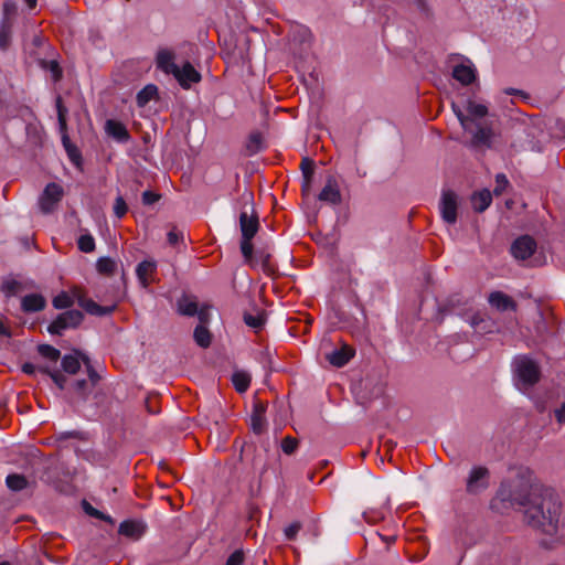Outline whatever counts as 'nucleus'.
I'll use <instances>...</instances> for the list:
<instances>
[{"instance_id":"nucleus-31","label":"nucleus","mask_w":565,"mask_h":565,"mask_svg":"<svg viewBox=\"0 0 565 565\" xmlns=\"http://www.w3.org/2000/svg\"><path fill=\"white\" fill-rule=\"evenodd\" d=\"M244 321L248 327L257 331L265 324V316L263 312H257L256 315L246 312L244 315Z\"/></svg>"},{"instance_id":"nucleus-12","label":"nucleus","mask_w":565,"mask_h":565,"mask_svg":"<svg viewBox=\"0 0 565 565\" xmlns=\"http://www.w3.org/2000/svg\"><path fill=\"white\" fill-rule=\"evenodd\" d=\"M118 532L128 539L137 541L145 534L146 524L135 520L124 521L120 523Z\"/></svg>"},{"instance_id":"nucleus-11","label":"nucleus","mask_w":565,"mask_h":565,"mask_svg":"<svg viewBox=\"0 0 565 565\" xmlns=\"http://www.w3.org/2000/svg\"><path fill=\"white\" fill-rule=\"evenodd\" d=\"M319 200L330 204H339L341 202L340 188L333 177L327 179L326 185L319 193Z\"/></svg>"},{"instance_id":"nucleus-18","label":"nucleus","mask_w":565,"mask_h":565,"mask_svg":"<svg viewBox=\"0 0 565 565\" xmlns=\"http://www.w3.org/2000/svg\"><path fill=\"white\" fill-rule=\"evenodd\" d=\"M156 268V263L151 260H143L137 266L136 274L143 288H147L150 285L151 277L154 274Z\"/></svg>"},{"instance_id":"nucleus-49","label":"nucleus","mask_w":565,"mask_h":565,"mask_svg":"<svg viewBox=\"0 0 565 565\" xmlns=\"http://www.w3.org/2000/svg\"><path fill=\"white\" fill-rule=\"evenodd\" d=\"M82 361L83 363L87 366L88 369V375H89V379L93 383H96L97 380H98V376L96 374V372L90 367L89 365V359L86 356V355H82Z\"/></svg>"},{"instance_id":"nucleus-9","label":"nucleus","mask_w":565,"mask_h":565,"mask_svg":"<svg viewBox=\"0 0 565 565\" xmlns=\"http://www.w3.org/2000/svg\"><path fill=\"white\" fill-rule=\"evenodd\" d=\"M452 77L462 85H470L477 78V70L470 60H462L454 66Z\"/></svg>"},{"instance_id":"nucleus-48","label":"nucleus","mask_w":565,"mask_h":565,"mask_svg":"<svg viewBox=\"0 0 565 565\" xmlns=\"http://www.w3.org/2000/svg\"><path fill=\"white\" fill-rule=\"evenodd\" d=\"M158 200H159V195L153 192L145 191L142 194V201L145 204H152V203L157 202Z\"/></svg>"},{"instance_id":"nucleus-20","label":"nucleus","mask_w":565,"mask_h":565,"mask_svg":"<svg viewBox=\"0 0 565 565\" xmlns=\"http://www.w3.org/2000/svg\"><path fill=\"white\" fill-rule=\"evenodd\" d=\"M353 356V351L349 347H343L339 350H334L328 355L329 362L338 367L345 365Z\"/></svg>"},{"instance_id":"nucleus-14","label":"nucleus","mask_w":565,"mask_h":565,"mask_svg":"<svg viewBox=\"0 0 565 565\" xmlns=\"http://www.w3.org/2000/svg\"><path fill=\"white\" fill-rule=\"evenodd\" d=\"M491 307L495 308L499 311H508L515 310V302L513 299L502 291H493L489 295L488 298Z\"/></svg>"},{"instance_id":"nucleus-24","label":"nucleus","mask_w":565,"mask_h":565,"mask_svg":"<svg viewBox=\"0 0 565 565\" xmlns=\"http://www.w3.org/2000/svg\"><path fill=\"white\" fill-rule=\"evenodd\" d=\"M82 353L64 355L62 367L66 373L75 374L81 367Z\"/></svg>"},{"instance_id":"nucleus-6","label":"nucleus","mask_w":565,"mask_h":565,"mask_svg":"<svg viewBox=\"0 0 565 565\" xmlns=\"http://www.w3.org/2000/svg\"><path fill=\"white\" fill-rule=\"evenodd\" d=\"M489 487V470L484 467L471 469L467 479L466 490L468 493L478 494Z\"/></svg>"},{"instance_id":"nucleus-46","label":"nucleus","mask_w":565,"mask_h":565,"mask_svg":"<svg viewBox=\"0 0 565 565\" xmlns=\"http://www.w3.org/2000/svg\"><path fill=\"white\" fill-rule=\"evenodd\" d=\"M301 169L303 172V177L307 179V182H309V179L313 173L312 162L307 159H303L301 162Z\"/></svg>"},{"instance_id":"nucleus-42","label":"nucleus","mask_w":565,"mask_h":565,"mask_svg":"<svg viewBox=\"0 0 565 565\" xmlns=\"http://www.w3.org/2000/svg\"><path fill=\"white\" fill-rule=\"evenodd\" d=\"M184 237V234L182 231L173 227L169 233H168V242L170 245H177L179 242H181Z\"/></svg>"},{"instance_id":"nucleus-34","label":"nucleus","mask_w":565,"mask_h":565,"mask_svg":"<svg viewBox=\"0 0 565 565\" xmlns=\"http://www.w3.org/2000/svg\"><path fill=\"white\" fill-rule=\"evenodd\" d=\"M78 248L84 253H90L95 249V239L90 234H83L78 238Z\"/></svg>"},{"instance_id":"nucleus-10","label":"nucleus","mask_w":565,"mask_h":565,"mask_svg":"<svg viewBox=\"0 0 565 565\" xmlns=\"http://www.w3.org/2000/svg\"><path fill=\"white\" fill-rule=\"evenodd\" d=\"M536 249L535 241L529 236L524 235L514 241L511 246V253L516 259H527L533 255Z\"/></svg>"},{"instance_id":"nucleus-52","label":"nucleus","mask_w":565,"mask_h":565,"mask_svg":"<svg viewBox=\"0 0 565 565\" xmlns=\"http://www.w3.org/2000/svg\"><path fill=\"white\" fill-rule=\"evenodd\" d=\"M0 335L6 337V338L11 337L10 329L3 323L2 320H0Z\"/></svg>"},{"instance_id":"nucleus-16","label":"nucleus","mask_w":565,"mask_h":565,"mask_svg":"<svg viewBox=\"0 0 565 565\" xmlns=\"http://www.w3.org/2000/svg\"><path fill=\"white\" fill-rule=\"evenodd\" d=\"M105 130L108 136L113 137L119 142H127L129 140V132L125 125L117 120L109 119L106 121Z\"/></svg>"},{"instance_id":"nucleus-25","label":"nucleus","mask_w":565,"mask_h":565,"mask_svg":"<svg viewBox=\"0 0 565 565\" xmlns=\"http://www.w3.org/2000/svg\"><path fill=\"white\" fill-rule=\"evenodd\" d=\"M12 23L8 18H4L0 25V49L7 50L11 42Z\"/></svg>"},{"instance_id":"nucleus-51","label":"nucleus","mask_w":565,"mask_h":565,"mask_svg":"<svg viewBox=\"0 0 565 565\" xmlns=\"http://www.w3.org/2000/svg\"><path fill=\"white\" fill-rule=\"evenodd\" d=\"M50 71L54 81H57L62 76V71L55 61L50 62Z\"/></svg>"},{"instance_id":"nucleus-55","label":"nucleus","mask_w":565,"mask_h":565,"mask_svg":"<svg viewBox=\"0 0 565 565\" xmlns=\"http://www.w3.org/2000/svg\"><path fill=\"white\" fill-rule=\"evenodd\" d=\"M258 142H259L258 137H252V138H250V143H252V145H254V143H255V150H257V148H258Z\"/></svg>"},{"instance_id":"nucleus-30","label":"nucleus","mask_w":565,"mask_h":565,"mask_svg":"<svg viewBox=\"0 0 565 565\" xmlns=\"http://www.w3.org/2000/svg\"><path fill=\"white\" fill-rule=\"evenodd\" d=\"M38 352L42 358L53 363H56L61 356L60 351L50 344H40L38 347Z\"/></svg>"},{"instance_id":"nucleus-56","label":"nucleus","mask_w":565,"mask_h":565,"mask_svg":"<svg viewBox=\"0 0 565 565\" xmlns=\"http://www.w3.org/2000/svg\"><path fill=\"white\" fill-rule=\"evenodd\" d=\"M29 8H34L36 4V0H24Z\"/></svg>"},{"instance_id":"nucleus-23","label":"nucleus","mask_w":565,"mask_h":565,"mask_svg":"<svg viewBox=\"0 0 565 565\" xmlns=\"http://www.w3.org/2000/svg\"><path fill=\"white\" fill-rule=\"evenodd\" d=\"M198 308V302L193 297L183 296L178 300V311L183 316H195Z\"/></svg>"},{"instance_id":"nucleus-19","label":"nucleus","mask_w":565,"mask_h":565,"mask_svg":"<svg viewBox=\"0 0 565 565\" xmlns=\"http://www.w3.org/2000/svg\"><path fill=\"white\" fill-rule=\"evenodd\" d=\"M469 132L472 134V142L475 145L489 146L493 137V132L490 127L480 126L479 124H475L472 126V131Z\"/></svg>"},{"instance_id":"nucleus-41","label":"nucleus","mask_w":565,"mask_h":565,"mask_svg":"<svg viewBox=\"0 0 565 565\" xmlns=\"http://www.w3.org/2000/svg\"><path fill=\"white\" fill-rule=\"evenodd\" d=\"M225 565H244V553L243 551H235L230 555Z\"/></svg>"},{"instance_id":"nucleus-8","label":"nucleus","mask_w":565,"mask_h":565,"mask_svg":"<svg viewBox=\"0 0 565 565\" xmlns=\"http://www.w3.org/2000/svg\"><path fill=\"white\" fill-rule=\"evenodd\" d=\"M173 76L180 86L184 89H189L192 84L199 83L201 81V74L190 62L183 63L181 67L178 66Z\"/></svg>"},{"instance_id":"nucleus-26","label":"nucleus","mask_w":565,"mask_h":565,"mask_svg":"<svg viewBox=\"0 0 565 565\" xmlns=\"http://www.w3.org/2000/svg\"><path fill=\"white\" fill-rule=\"evenodd\" d=\"M158 93V88L154 85H147L137 94V104L139 107L146 106Z\"/></svg>"},{"instance_id":"nucleus-37","label":"nucleus","mask_w":565,"mask_h":565,"mask_svg":"<svg viewBox=\"0 0 565 565\" xmlns=\"http://www.w3.org/2000/svg\"><path fill=\"white\" fill-rule=\"evenodd\" d=\"M241 250L246 262H250L253 258V244L252 238H242Z\"/></svg>"},{"instance_id":"nucleus-60","label":"nucleus","mask_w":565,"mask_h":565,"mask_svg":"<svg viewBox=\"0 0 565 565\" xmlns=\"http://www.w3.org/2000/svg\"><path fill=\"white\" fill-rule=\"evenodd\" d=\"M90 514H93V515H97V511H96V510H93V511L90 512Z\"/></svg>"},{"instance_id":"nucleus-33","label":"nucleus","mask_w":565,"mask_h":565,"mask_svg":"<svg viewBox=\"0 0 565 565\" xmlns=\"http://www.w3.org/2000/svg\"><path fill=\"white\" fill-rule=\"evenodd\" d=\"M96 267L102 274H113L116 269V263L111 258L102 257L97 260Z\"/></svg>"},{"instance_id":"nucleus-22","label":"nucleus","mask_w":565,"mask_h":565,"mask_svg":"<svg viewBox=\"0 0 565 565\" xmlns=\"http://www.w3.org/2000/svg\"><path fill=\"white\" fill-rule=\"evenodd\" d=\"M492 196L491 192L487 189H483L477 193H475L471 198L472 207L477 212H483L491 204Z\"/></svg>"},{"instance_id":"nucleus-59","label":"nucleus","mask_w":565,"mask_h":565,"mask_svg":"<svg viewBox=\"0 0 565 565\" xmlns=\"http://www.w3.org/2000/svg\"><path fill=\"white\" fill-rule=\"evenodd\" d=\"M515 92H516V90H514V89H508V90H507V94H513V93H515Z\"/></svg>"},{"instance_id":"nucleus-45","label":"nucleus","mask_w":565,"mask_h":565,"mask_svg":"<svg viewBox=\"0 0 565 565\" xmlns=\"http://www.w3.org/2000/svg\"><path fill=\"white\" fill-rule=\"evenodd\" d=\"M300 530L299 523H292L285 529V535L288 540H294Z\"/></svg>"},{"instance_id":"nucleus-3","label":"nucleus","mask_w":565,"mask_h":565,"mask_svg":"<svg viewBox=\"0 0 565 565\" xmlns=\"http://www.w3.org/2000/svg\"><path fill=\"white\" fill-rule=\"evenodd\" d=\"M452 110L466 131H472V126L477 124V120L486 117L488 114L487 106L475 100L467 102V114H465L463 110L455 103H452Z\"/></svg>"},{"instance_id":"nucleus-47","label":"nucleus","mask_w":565,"mask_h":565,"mask_svg":"<svg viewBox=\"0 0 565 565\" xmlns=\"http://www.w3.org/2000/svg\"><path fill=\"white\" fill-rule=\"evenodd\" d=\"M43 369H45V366H36L35 364L33 363H24L22 365V371L25 373V374H29V375H32L36 372V370L43 372Z\"/></svg>"},{"instance_id":"nucleus-44","label":"nucleus","mask_w":565,"mask_h":565,"mask_svg":"<svg viewBox=\"0 0 565 565\" xmlns=\"http://www.w3.org/2000/svg\"><path fill=\"white\" fill-rule=\"evenodd\" d=\"M201 324L204 326L206 323H209L210 321V307L209 306H203L201 308H198V312L196 315Z\"/></svg>"},{"instance_id":"nucleus-43","label":"nucleus","mask_w":565,"mask_h":565,"mask_svg":"<svg viewBox=\"0 0 565 565\" xmlns=\"http://www.w3.org/2000/svg\"><path fill=\"white\" fill-rule=\"evenodd\" d=\"M56 107H57L58 122L61 126L60 128L62 131H64L66 129V127H65L66 126V109L62 106L60 98L57 99Z\"/></svg>"},{"instance_id":"nucleus-13","label":"nucleus","mask_w":565,"mask_h":565,"mask_svg":"<svg viewBox=\"0 0 565 565\" xmlns=\"http://www.w3.org/2000/svg\"><path fill=\"white\" fill-rule=\"evenodd\" d=\"M157 67L166 74L173 75L178 68L175 55L171 50L163 49L157 53Z\"/></svg>"},{"instance_id":"nucleus-4","label":"nucleus","mask_w":565,"mask_h":565,"mask_svg":"<svg viewBox=\"0 0 565 565\" xmlns=\"http://www.w3.org/2000/svg\"><path fill=\"white\" fill-rule=\"evenodd\" d=\"M64 195V190L62 188V185L55 183V182H51L49 183L40 199H39V206H40V210L47 214V213H51L55 210L57 203L62 200Z\"/></svg>"},{"instance_id":"nucleus-29","label":"nucleus","mask_w":565,"mask_h":565,"mask_svg":"<svg viewBox=\"0 0 565 565\" xmlns=\"http://www.w3.org/2000/svg\"><path fill=\"white\" fill-rule=\"evenodd\" d=\"M8 488L12 491H20L28 487L29 482L24 476L21 475H9L6 479Z\"/></svg>"},{"instance_id":"nucleus-58","label":"nucleus","mask_w":565,"mask_h":565,"mask_svg":"<svg viewBox=\"0 0 565 565\" xmlns=\"http://www.w3.org/2000/svg\"><path fill=\"white\" fill-rule=\"evenodd\" d=\"M385 541H386L387 543H392V542L394 541V537H387V539H385Z\"/></svg>"},{"instance_id":"nucleus-53","label":"nucleus","mask_w":565,"mask_h":565,"mask_svg":"<svg viewBox=\"0 0 565 565\" xmlns=\"http://www.w3.org/2000/svg\"><path fill=\"white\" fill-rule=\"evenodd\" d=\"M87 310L90 312V313H96V315H100L103 313L99 306H97L96 303H90L87 306Z\"/></svg>"},{"instance_id":"nucleus-61","label":"nucleus","mask_w":565,"mask_h":565,"mask_svg":"<svg viewBox=\"0 0 565 565\" xmlns=\"http://www.w3.org/2000/svg\"><path fill=\"white\" fill-rule=\"evenodd\" d=\"M0 565H10L8 562H2Z\"/></svg>"},{"instance_id":"nucleus-15","label":"nucleus","mask_w":565,"mask_h":565,"mask_svg":"<svg viewBox=\"0 0 565 565\" xmlns=\"http://www.w3.org/2000/svg\"><path fill=\"white\" fill-rule=\"evenodd\" d=\"M239 226L242 238H253L258 231V220L255 216L248 215L247 212H242Z\"/></svg>"},{"instance_id":"nucleus-50","label":"nucleus","mask_w":565,"mask_h":565,"mask_svg":"<svg viewBox=\"0 0 565 565\" xmlns=\"http://www.w3.org/2000/svg\"><path fill=\"white\" fill-rule=\"evenodd\" d=\"M555 418L559 424H565V403L554 411Z\"/></svg>"},{"instance_id":"nucleus-5","label":"nucleus","mask_w":565,"mask_h":565,"mask_svg":"<svg viewBox=\"0 0 565 565\" xmlns=\"http://www.w3.org/2000/svg\"><path fill=\"white\" fill-rule=\"evenodd\" d=\"M83 320V313L78 310H68L61 313L49 327L51 334H61L68 328L77 327Z\"/></svg>"},{"instance_id":"nucleus-40","label":"nucleus","mask_w":565,"mask_h":565,"mask_svg":"<svg viewBox=\"0 0 565 565\" xmlns=\"http://www.w3.org/2000/svg\"><path fill=\"white\" fill-rule=\"evenodd\" d=\"M19 282L15 280H8L2 284V291L8 296H13L18 292Z\"/></svg>"},{"instance_id":"nucleus-2","label":"nucleus","mask_w":565,"mask_h":565,"mask_svg":"<svg viewBox=\"0 0 565 565\" xmlns=\"http://www.w3.org/2000/svg\"><path fill=\"white\" fill-rule=\"evenodd\" d=\"M514 373L516 377V386L520 391L525 392L540 380L539 365L527 356H518L514 362Z\"/></svg>"},{"instance_id":"nucleus-17","label":"nucleus","mask_w":565,"mask_h":565,"mask_svg":"<svg viewBox=\"0 0 565 565\" xmlns=\"http://www.w3.org/2000/svg\"><path fill=\"white\" fill-rule=\"evenodd\" d=\"M46 301L40 294H30L22 298L21 308L24 312H36L44 309Z\"/></svg>"},{"instance_id":"nucleus-7","label":"nucleus","mask_w":565,"mask_h":565,"mask_svg":"<svg viewBox=\"0 0 565 565\" xmlns=\"http://www.w3.org/2000/svg\"><path fill=\"white\" fill-rule=\"evenodd\" d=\"M458 198L452 191H444L440 200V213L443 220L448 224L457 221Z\"/></svg>"},{"instance_id":"nucleus-21","label":"nucleus","mask_w":565,"mask_h":565,"mask_svg":"<svg viewBox=\"0 0 565 565\" xmlns=\"http://www.w3.org/2000/svg\"><path fill=\"white\" fill-rule=\"evenodd\" d=\"M252 429L256 434H260L266 426L265 420V406L260 403L255 404L254 411L250 417Z\"/></svg>"},{"instance_id":"nucleus-54","label":"nucleus","mask_w":565,"mask_h":565,"mask_svg":"<svg viewBox=\"0 0 565 565\" xmlns=\"http://www.w3.org/2000/svg\"><path fill=\"white\" fill-rule=\"evenodd\" d=\"M86 381L85 380H81V381H77L76 382V390L82 392L84 390V387L86 386Z\"/></svg>"},{"instance_id":"nucleus-57","label":"nucleus","mask_w":565,"mask_h":565,"mask_svg":"<svg viewBox=\"0 0 565 565\" xmlns=\"http://www.w3.org/2000/svg\"><path fill=\"white\" fill-rule=\"evenodd\" d=\"M479 321H481V319H479L478 317H473L471 320V324L475 327Z\"/></svg>"},{"instance_id":"nucleus-32","label":"nucleus","mask_w":565,"mask_h":565,"mask_svg":"<svg viewBox=\"0 0 565 565\" xmlns=\"http://www.w3.org/2000/svg\"><path fill=\"white\" fill-rule=\"evenodd\" d=\"M73 302H74L73 297L65 291H62L61 294L55 296L53 299V306L56 309L70 308L73 305Z\"/></svg>"},{"instance_id":"nucleus-27","label":"nucleus","mask_w":565,"mask_h":565,"mask_svg":"<svg viewBox=\"0 0 565 565\" xmlns=\"http://www.w3.org/2000/svg\"><path fill=\"white\" fill-rule=\"evenodd\" d=\"M194 340L201 348H207L211 344V333L205 326L199 324L194 330Z\"/></svg>"},{"instance_id":"nucleus-38","label":"nucleus","mask_w":565,"mask_h":565,"mask_svg":"<svg viewBox=\"0 0 565 565\" xmlns=\"http://www.w3.org/2000/svg\"><path fill=\"white\" fill-rule=\"evenodd\" d=\"M298 446V441L295 438L286 437L281 443V449L285 454H292Z\"/></svg>"},{"instance_id":"nucleus-39","label":"nucleus","mask_w":565,"mask_h":565,"mask_svg":"<svg viewBox=\"0 0 565 565\" xmlns=\"http://www.w3.org/2000/svg\"><path fill=\"white\" fill-rule=\"evenodd\" d=\"M114 212L117 217H122L127 212V204L121 196L116 198L114 204Z\"/></svg>"},{"instance_id":"nucleus-36","label":"nucleus","mask_w":565,"mask_h":565,"mask_svg":"<svg viewBox=\"0 0 565 565\" xmlns=\"http://www.w3.org/2000/svg\"><path fill=\"white\" fill-rule=\"evenodd\" d=\"M508 185H509V181H508L507 177L503 173L497 174L495 188L493 190V193L495 195L502 194L505 191V189L508 188Z\"/></svg>"},{"instance_id":"nucleus-1","label":"nucleus","mask_w":565,"mask_h":565,"mask_svg":"<svg viewBox=\"0 0 565 565\" xmlns=\"http://www.w3.org/2000/svg\"><path fill=\"white\" fill-rule=\"evenodd\" d=\"M498 497L502 501L524 508L526 522L548 539L541 545L552 548L559 542L561 503L550 489L544 488L529 469H521L514 478L504 481Z\"/></svg>"},{"instance_id":"nucleus-28","label":"nucleus","mask_w":565,"mask_h":565,"mask_svg":"<svg viewBox=\"0 0 565 565\" xmlns=\"http://www.w3.org/2000/svg\"><path fill=\"white\" fill-rule=\"evenodd\" d=\"M233 384L237 392H245L250 384V376L248 373L238 371L235 372L232 376Z\"/></svg>"},{"instance_id":"nucleus-35","label":"nucleus","mask_w":565,"mask_h":565,"mask_svg":"<svg viewBox=\"0 0 565 565\" xmlns=\"http://www.w3.org/2000/svg\"><path fill=\"white\" fill-rule=\"evenodd\" d=\"M43 373H47L58 388H64L66 379L60 371L51 370L49 366H45V369H43Z\"/></svg>"}]
</instances>
